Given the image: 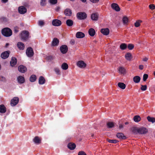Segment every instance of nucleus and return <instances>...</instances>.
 Here are the masks:
<instances>
[{
	"instance_id": "338daca9",
	"label": "nucleus",
	"mask_w": 155,
	"mask_h": 155,
	"mask_svg": "<svg viewBox=\"0 0 155 155\" xmlns=\"http://www.w3.org/2000/svg\"><path fill=\"white\" fill-rule=\"evenodd\" d=\"M18 30H16V29H15V32H18Z\"/></svg>"
},
{
	"instance_id": "aec40b11",
	"label": "nucleus",
	"mask_w": 155,
	"mask_h": 155,
	"mask_svg": "<svg viewBox=\"0 0 155 155\" xmlns=\"http://www.w3.org/2000/svg\"><path fill=\"white\" fill-rule=\"evenodd\" d=\"M17 46L20 50H23L25 48L24 44L21 42H18L17 45Z\"/></svg>"
},
{
	"instance_id": "6e6d98bb",
	"label": "nucleus",
	"mask_w": 155,
	"mask_h": 155,
	"mask_svg": "<svg viewBox=\"0 0 155 155\" xmlns=\"http://www.w3.org/2000/svg\"><path fill=\"white\" fill-rule=\"evenodd\" d=\"M70 43L71 45H73L75 43L74 40L73 39H71L70 41Z\"/></svg>"
},
{
	"instance_id": "4d7b16f0",
	"label": "nucleus",
	"mask_w": 155,
	"mask_h": 155,
	"mask_svg": "<svg viewBox=\"0 0 155 155\" xmlns=\"http://www.w3.org/2000/svg\"><path fill=\"white\" fill-rule=\"evenodd\" d=\"M90 1L93 3H95L97 2L99 0H90Z\"/></svg>"
},
{
	"instance_id": "20e7f679",
	"label": "nucleus",
	"mask_w": 155,
	"mask_h": 155,
	"mask_svg": "<svg viewBox=\"0 0 155 155\" xmlns=\"http://www.w3.org/2000/svg\"><path fill=\"white\" fill-rule=\"evenodd\" d=\"M77 16L78 18L80 19H84L87 17L86 14L84 12H78L77 14Z\"/></svg>"
},
{
	"instance_id": "f257e3e1",
	"label": "nucleus",
	"mask_w": 155,
	"mask_h": 155,
	"mask_svg": "<svg viewBox=\"0 0 155 155\" xmlns=\"http://www.w3.org/2000/svg\"><path fill=\"white\" fill-rule=\"evenodd\" d=\"M2 34L6 37L11 36L12 34V31L9 28H5L2 30Z\"/></svg>"
},
{
	"instance_id": "4c0bfd02",
	"label": "nucleus",
	"mask_w": 155,
	"mask_h": 155,
	"mask_svg": "<svg viewBox=\"0 0 155 155\" xmlns=\"http://www.w3.org/2000/svg\"><path fill=\"white\" fill-rule=\"evenodd\" d=\"M61 68L64 70H66L68 68V64L65 63H63L61 65Z\"/></svg>"
},
{
	"instance_id": "c756f323",
	"label": "nucleus",
	"mask_w": 155,
	"mask_h": 155,
	"mask_svg": "<svg viewBox=\"0 0 155 155\" xmlns=\"http://www.w3.org/2000/svg\"><path fill=\"white\" fill-rule=\"evenodd\" d=\"M91 18L93 20L97 21L98 19V15L96 13L92 14L91 15Z\"/></svg>"
},
{
	"instance_id": "7c9ffc66",
	"label": "nucleus",
	"mask_w": 155,
	"mask_h": 155,
	"mask_svg": "<svg viewBox=\"0 0 155 155\" xmlns=\"http://www.w3.org/2000/svg\"><path fill=\"white\" fill-rule=\"evenodd\" d=\"M107 127L109 128L114 127L115 126L114 123L111 122H108L107 124Z\"/></svg>"
},
{
	"instance_id": "de8ad7c7",
	"label": "nucleus",
	"mask_w": 155,
	"mask_h": 155,
	"mask_svg": "<svg viewBox=\"0 0 155 155\" xmlns=\"http://www.w3.org/2000/svg\"><path fill=\"white\" fill-rule=\"evenodd\" d=\"M54 71L57 75L60 74V70L58 68H55L54 69Z\"/></svg>"
},
{
	"instance_id": "052dcab7",
	"label": "nucleus",
	"mask_w": 155,
	"mask_h": 155,
	"mask_svg": "<svg viewBox=\"0 0 155 155\" xmlns=\"http://www.w3.org/2000/svg\"><path fill=\"white\" fill-rule=\"evenodd\" d=\"M148 60V59L147 58H145L143 59V60L144 61H147Z\"/></svg>"
},
{
	"instance_id": "5fc2aeb1",
	"label": "nucleus",
	"mask_w": 155,
	"mask_h": 155,
	"mask_svg": "<svg viewBox=\"0 0 155 155\" xmlns=\"http://www.w3.org/2000/svg\"><path fill=\"white\" fill-rule=\"evenodd\" d=\"M44 22L42 21H38V25L40 26H43L44 25Z\"/></svg>"
},
{
	"instance_id": "ddd939ff",
	"label": "nucleus",
	"mask_w": 155,
	"mask_h": 155,
	"mask_svg": "<svg viewBox=\"0 0 155 155\" xmlns=\"http://www.w3.org/2000/svg\"><path fill=\"white\" fill-rule=\"evenodd\" d=\"M59 41L57 38H54L51 43V46H57L58 45Z\"/></svg>"
},
{
	"instance_id": "e433bc0d",
	"label": "nucleus",
	"mask_w": 155,
	"mask_h": 155,
	"mask_svg": "<svg viewBox=\"0 0 155 155\" xmlns=\"http://www.w3.org/2000/svg\"><path fill=\"white\" fill-rule=\"evenodd\" d=\"M127 47V46L126 44L125 43L121 44L120 46V48L122 50H124Z\"/></svg>"
},
{
	"instance_id": "680f3d73",
	"label": "nucleus",
	"mask_w": 155,
	"mask_h": 155,
	"mask_svg": "<svg viewBox=\"0 0 155 155\" xmlns=\"http://www.w3.org/2000/svg\"><path fill=\"white\" fill-rule=\"evenodd\" d=\"M2 0V2L5 3L8 1V0Z\"/></svg>"
},
{
	"instance_id": "72a5a7b5",
	"label": "nucleus",
	"mask_w": 155,
	"mask_h": 155,
	"mask_svg": "<svg viewBox=\"0 0 155 155\" xmlns=\"http://www.w3.org/2000/svg\"><path fill=\"white\" fill-rule=\"evenodd\" d=\"M147 119L149 122H151L153 123L155 122V118L154 117L148 116L147 117Z\"/></svg>"
},
{
	"instance_id": "f3484780",
	"label": "nucleus",
	"mask_w": 155,
	"mask_h": 155,
	"mask_svg": "<svg viewBox=\"0 0 155 155\" xmlns=\"http://www.w3.org/2000/svg\"><path fill=\"white\" fill-rule=\"evenodd\" d=\"M76 37L77 38H82L85 37V34L81 32H78L76 34Z\"/></svg>"
},
{
	"instance_id": "bb28decb",
	"label": "nucleus",
	"mask_w": 155,
	"mask_h": 155,
	"mask_svg": "<svg viewBox=\"0 0 155 155\" xmlns=\"http://www.w3.org/2000/svg\"><path fill=\"white\" fill-rule=\"evenodd\" d=\"M45 80L43 76H40L38 82L40 84H43L45 83Z\"/></svg>"
},
{
	"instance_id": "4be33fe9",
	"label": "nucleus",
	"mask_w": 155,
	"mask_h": 155,
	"mask_svg": "<svg viewBox=\"0 0 155 155\" xmlns=\"http://www.w3.org/2000/svg\"><path fill=\"white\" fill-rule=\"evenodd\" d=\"M64 14L66 16H70L72 14L71 11L70 9L67 8L64 11Z\"/></svg>"
},
{
	"instance_id": "473e14b6",
	"label": "nucleus",
	"mask_w": 155,
	"mask_h": 155,
	"mask_svg": "<svg viewBox=\"0 0 155 155\" xmlns=\"http://www.w3.org/2000/svg\"><path fill=\"white\" fill-rule=\"evenodd\" d=\"M134 120L136 122H138L141 120V118L139 115H136L134 117Z\"/></svg>"
},
{
	"instance_id": "f704fd0d",
	"label": "nucleus",
	"mask_w": 155,
	"mask_h": 155,
	"mask_svg": "<svg viewBox=\"0 0 155 155\" xmlns=\"http://www.w3.org/2000/svg\"><path fill=\"white\" fill-rule=\"evenodd\" d=\"M131 54L130 53H127L125 55V57L126 59L129 61H130L131 58Z\"/></svg>"
},
{
	"instance_id": "e2e57ef3",
	"label": "nucleus",
	"mask_w": 155,
	"mask_h": 155,
	"mask_svg": "<svg viewBox=\"0 0 155 155\" xmlns=\"http://www.w3.org/2000/svg\"><path fill=\"white\" fill-rule=\"evenodd\" d=\"M60 9V7H57V8H56L55 10L56 11H58Z\"/></svg>"
},
{
	"instance_id": "a19ab883",
	"label": "nucleus",
	"mask_w": 155,
	"mask_h": 155,
	"mask_svg": "<svg viewBox=\"0 0 155 155\" xmlns=\"http://www.w3.org/2000/svg\"><path fill=\"white\" fill-rule=\"evenodd\" d=\"M142 22V21L140 20H138L134 23V25L135 27H138L140 25V23Z\"/></svg>"
},
{
	"instance_id": "412c9836",
	"label": "nucleus",
	"mask_w": 155,
	"mask_h": 155,
	"mask_svg": "<svg viewBox=\"0 0 155 155\" xmlns=\"http://www.w3.org/2000/svg\"><path fill=\"white\" fill-rule=\"evenodd\" d=\"M34 142L36 144H39L41 143V140L38 136L35 137L33 139Z\"/></svg>"
},
{
	"instance_id": "f8f14e48",
	"label": "nucleus",
	"mask_w": 155,
	"mask_h": 155,
	"mask_svg": "<svg viewBox=\"0 0 155 155\" xmlns=\"http://www.w3.org/2000/svg\"><path fill=\"white\" fill-rule=\"evenodd\" d=\"M18 71L22 73H24L27 70L26 68L23 65H20L18 67Z\"/></svg>"
},
{
	"instance_id": "423d86ee",
	"label": "nucleus",
	"mask_w": 155,
	"mask_h": 155,
	"mask_svg": "<svg viewBox=\"0 0 155 155\" xmlns=\"http://www.w3.org/2000/svg\"><path fill=\"white\" fill-rule=\"evenodd\" d=\"M148 132V130L144 127L138 128V134H145Z\"/></svg>"
},
{
	"instance_id": "8fccbe9b",
	"label": "nucleus",
	"mask_w": 155,
	"mask_h": 155,
	"mask_svg": "<svg viewBox=\"0 0 155 155\" xmlns=\"http://www.w3.org/2000/svg\"><path fill=\"white\" fill-rule=\"evenodd\" d=\"M0 81H2L5 82L6 79L5 77L1 76H0Z\"/></svg>"
},
{
	"instance_id": "c03bdc74",
	"label": "nucleus",
	"mask_w": 155,
	"mask_h": 155,
	"mask_svg": "<svg viewBox=\"0 0 155 155\" xmlns=\"http://www.w3.org/2000/svg\"><path fill=\"white\" fill-rule=\"evenodd\" d=\"M50 3L52 5H55L57 3V0H49Z\"/></svg>"
},
{
	"instance_id": "864d4df0",
	"label": "nucleus",
	"mask_w": 155,
	"mask_h": 155,
	"mask_svg": "<svg viewBox=\"0 0 155 155\" xmlns=\"http://www.w3.org/2000/svg\"><path fill=\"white\" fill-rule=\"evenodd\" d=\"M78 155H87L86 153L83 151H80L78 152Z\"/></svg>"
},
{
	"instance_id": "2eb2a0df",
	"label": "nucleus",
	"mask_w": 155,
	"mask_h": 155,
	"mask_svg": "<svg viewBox=\"0 0 155 155\" xmlns=\"http://www.w3.org/2000/svg\"><path fill=\"white\" fill-rule=\"evenodd\" d=\"M77 65L81 68H85L86 64L83 61H80L78 62Z\"/></svg>"
},
{
	"instance_id": "79ce46f5",
	"label": "nucleus",
	"mask_w": 155,
	"mask_h": 155,
	"mask_svg": "<svg viewBox=\"0 0 155 155\" xmlns=\"http://www.w3.org/2000/svg\"><path fill=\"white\" fill-rule=\"evenodd\" d=\"M122 21L124 24H126L128 22V18L126 16H124L123 17Z\"/></svg>"
},
{
	"instance_id": "4468645a",
	"label": "nucleus",
	"mask_w": 155,
	"mask_h": 155,
	"mask_svg": "<svg viewBox=\"0 0 155 155\" xmlns=\"http://www.w3.org/2000/svg\"><path fill=\"white\" fill-rule=\"evenodd\" d=\"M17 59L14 57L12 58L10 62V64L12 67L14 66L17 64Z\"/></svg>"
},
{
	"instance_id": "09e8293b",
	"label": "nucleus",
	"mask_w": 155,
	"mask_h": 155,
	"mask_svg": "<svg viewBox=\"0 0 155 155\" xmlns=\"http://www.w3.org/2000/svg\"><path fill=\"white\" fill-rule=\"evenodd\" d=\"M45 0H41L40 2V5L41 6H44L46 4Z\"/></svg>"
},
{
	"instance_id": "f03ea898",
	"label": "nucleus",
	"mask_w": 155,
	"mask_h": 155,
	"mask_svg": "<svg viewBox=\"0 0 155 155\" xmlns=\"http://www.w3.org/2000/svg\"><path fill=\"white\" fill-rule=\"evenodd\" d=\"M20 36L22 40L26 41L29 37V33L27 31H23L21 33Z\"/></svg>"
},
{
	"instance_id": "dca6fc26",
	"label": "nucleus",
	"mask_w": 155,
	"mask_h": 155,
	"mask_svg": "<svg viewBox=\"0 0 155 155\" xmlns=\"http://www.w3.org/2000/svg\"><path fill=\"white\" fill-rule=\"evenodd\" d=\"M101 32L103 35H107L109 34V30L108 28H103L101 29Z\"/></svg>"
},
{
	"instance_id": "6ab92c4d",
	"label": "nucleus",
	"mask_w": 155,
	"mask_h": 155,
	"mask_svg": "<svg viewBox=\"0 0 155 155\" xmlns=\"http://www.w3.org/2000/svg\"><path fill=\"white\" fill-rule=\"evenodd\" d=\"M117 137L120 139H125L126 137L124 136V134L122 133H118L117 134Z\"/></svg>"
},
{
	"instance_id": "9d476101",
	"label": "nucleus",
	"mask_w": 155,
	"mask_h": 155,
	"mask_svg": "<svg viewBox=\"0 0 155 155\" xmlns=\"http://www.w3.org/2000/svg\"><path fill=\"white\" fill-rule=\"evenodd\" d=\"M112 8L117 12L120 11V9L118 5L115 3H113L111 5Z\"/></svg>"
},
{
	"instance_id": "3c124183",
	"label": "nucleus",
	"mask_w": 155,
	"mask_h": 155,
	"mask_svg": "<svg viewBox=\"0 0 155 155\" xmlns=\"http://www.w3.org/2000/svg\"><path fill=\"white\" fill-rule=\"evenodd\" d=\"M149 8L151 10H154L155 9V5L154 4H150L149 5Z\"/></svg>"
},
{
	"instance_id": "c85d7f7f",
	"label": "nucleus",
	"mask_w": 155,
	"mask_h": 155,
	"mask_svg": "<svg viewBox=\"0 0 155 155\" xmlns=\"http://www.w3.org/2000/svg\"><path fill=\"white\" fill-rule=\"evenodd\" d=\"M66 24L68 26L71 27L73 25V21L71 19H68L66 21Z\"/></svg>"
},
{
	"instance_id": "603ef678",
	"label": "nucleus",
	"mask_w": 155,
	"mask_h": 155,
	"mask_svg": "<svg viewBox=\"0 0 155 155\" xmlns=\"http://www.w3.org/2000/svg\"><path fill=\"white\" fill-rule=\"evenodd\" d=\"M1 20L5 22H6L8 21V19L5 17H2L1 18Z\"/></svg>"
},
{
	"instance_id": "9b49d317",
	"label": "nucleus",
	"mask_w": 155,
	"mask_h": 155,
	"mask_svg": "<svg viewBox=\"0 0 155 155\" xmlns=\"http://www.w3.org/2000/svg\"><path fill=\"white\" fill-rule=\"evenodd\" d=\"M61 24V21L58 19H54L52 21V24L54 26H60Z\"/></svg>"
},
{
	"instance_id": "13d9d810",
	"label": "nucleus",
	"mask_w": 155,
	"mask_h": 155,
	"mask_svg": "<svg viewBox=\"0 0 155 155\" xmlns=\"http://www.w3.org/2000/svg\"><path fill=\"white\" fill-rule=\"evenodd\" d=\"M143 66L142 65H141L139 66V68L140 70L143 69Z\"/></svg>"
},
{
	"instance_id": "0eeeda50",
	"label": "nucleus",
	"mask_w": 155,
	"mask_h": 155,
	"mask_svg": "<svg viewBox=\"0 0 155 155\" xmlns=\"http://www.w3.org/2000/svg\"><path fill=\"white\" fill-rule=\"evenodd\" d=\"M60 50L62 54H65L68 51V47L66 45H62L60 47Z\"/></svg>"
},
{
	"instance_id": "58836bf2",
	"label": "nucleus",
	"mask_w": 155,
	"mask_h": 155,
	"mask_svg": "<svg viewBox=\"0 0 155 155\" xmlns=\"http://www.w3.org/2000/svg\"><path fill=\"white\" fill-rule=\"evenodd\" d=\"M107 141L110 143H116L119 142L117 140H110L108 139H107Z\"/></svg>"
},
{
	"instance_id": "0e129e2a",
	"label": "nucleus",
	"mask_w": 155,
	"mask_h": 155,
	"mask_svg": "<svg viewBox=\"0 0 155 155\" xmlns=\"http://www.w3.org/2000/svg\"><path fill=\"white\" fill-rule=\"evenodd\" d=\"M83 2H85L86 1V0H81Z\"/></svg>"
},
{
	"instance_id": "2f4dec72",
	"label": "nucleus",
	"mask_w": 155,
	"mask_h": 155,
	"mask_svg": "<svg viewBox=\"0 0 155 155\" xmlns=\"http://www.w3.org/2000/svg\"><path fill=\"white\" fill-rule=\"evenodd\" d=\"M118 86L122 89H124L126 87L125 84L122 82H119L118 83Z\"/></svg>"
},
{
	"instance_id": "5701e85b",
	"label": "nucleus",
	"mask_w": 155,
	"mask_h": 155,
	"mask_svg": "<svg viewBox=\"0 0 155 155\" xmlns=\"http://www.w3.org/2000/svg\"><path fill=\"white\" fill-rule=\"evenodd\" d=\"M118 71H119V72L121 74H124L125 73L126 70L124 67H119L118 68Z\"/></svg>"
},
{
	"instance_id": "49530a36",
	"label": "nucleus",
	"mask_w": 155,
	"mask_h": 155,
	"mask_svg": "<svg viewBox=\"0 0 155 155\" xmlns=\"http://www.w3.org/2000/svg\"><path fill=\"white\" fill-rule=\"evenodd\" d=\"M141 89L142 91H145L147 90V86L146 85H141Z\"/></svg>"
},
{
	"instance_id": "6e6552de",
	"label": "nucleus",
	"mask_w": 155,
	"mask_h": 155,
	"mask_svg": "<svg viewBox=\"0 0 155 155\" xmlns=\"http://www.w3.org/2000/svg\"><path fill=\"white\" fill-rule=\"evenodd\" d=\"M10 54L9 51L3 52L1 55V57L3 59H6L8 58Z\"/></svg>"
},
{
	"instance_id": "a878e982",
	"label": "nucleus",
	"mask_w": 155,
	"mask_h": 155,
	"mask_svg": "<svg viewBox=\"0 0 155 155\" xmlns=\"http://www.w3.org/2000/svg\"><path fill=\"white\" fill-rule=\"evenodd\" d=\"M17 80L19 83L22 84L25 82L24 78L21 76H19L17 78Z\"/></svg>"
},
{
	"instance_id": "cd10ccee",
	"label": "nucleus",
	"mask_w": 155,
	"mask_h": 155,
	"mask_svg": "<svg viewBox=\"0 0 155 155\" xmlns=\"http://www.w3.org/2000/svg\"><path fill=\"white\" fill-rule=\"evenodd\" d=\"M6 108L5 107V106L3 105L2 104L1 105H0V112L4 113L6 111Z\"/></svg>"
},
{
	"instance_id": "c9c22d12",
	"label": "nucleus",
	"mask_w": 155,
	"mask_h": 155,
	"mask_svg": "<svg viewBox=\"0 0 155 155\" xmlns=\"http://www.w3.org/2000/svg\"><path fill=\"white\" fill-rule=\"evenodd\" d=\"M131 130L134 134H137L138 133V128H137L136 127L132 128Z\"/></svg>"
},
{
	"instance_id": "a18cd8bd",
	"label": "nucleus",
	"mask_w": 155,
	"mask_h": 155,
	"mask_svg": "<svg viewBox=\"0 0 155 155\" xmlns=\"http://www.w3.org/2000/svg\"><path fill=\"white\" fill-rule=\"evenodd\" d=\"M148 77V75L147 74H144L143 75V81H146Z\"/></svg>"
},
{
	"instance_id": "69168bd1",
	"label": "nucleus",
	"mask_w": 155,
	"mask_h": 155,
	"mask_svg": "<svg viewBox=\"0 0 155 155\" xmlns=\"http://www.w3.org/2000/svg\"><path fill=\"white\" fill-rule=\"evenodd\" d=\"M129 124L128 122H125V125H127L128 124Z\"/></svg>"
},
{
	"instance_id": "b1692460",
	"label": "nucleus",
	"mask_w": 155,
	"mask_h": 155,
	"mask_svg": "<svg viewBox=\"0 0 155 155\" xmlns=\"http://www.w3.org/2000/svg\"><path fill=\"white\" fill-rule=\"evenodd\" d=\"M140 78L139 76H136L133 78V80L135 83H137L140 82Z\"/></svg>"
},
{
	"instance_id": "1a4fd4ad",
	"label": "nucleus",
	"mask_w": 155,
	"mask_h": 155,
	"mask_svg": "<svg viewBox=\"0 0 155 155\" xmlns=\"http://www.w3.org/2000/svg\"><path fill=\"white\" fill-rule=\"evenodd\" d=\"M18 10L19 13L21 14H23L27 12L26 8L24 6H21L18 7Z\"/></svg>"
},
{
	"instance_id": "ea45409f",
	"label": "nucleus",
	"mask_w": 155,
	"mask_h": 155,
	"mask_svg": "<svg viewBox=\"0 0 155 155\" xmlns=\"http://www.w3.org/2000/svg\"><path fill=\"white\" fill-rule=\"evenodd\" d=\"M36 79V76L35 75H32L30 78V81L31 82H33L35 81Z\"/></svg>"
},
{
	"instance_id": "a211bd4d",
	"label": "nucleus",
	"mask_w": 155,
	"mask_h": 155,
	"mask_svg": "<svg viewBox=\"0 0 155 155\" xmlns=\"http://www.w3.org/2000/svg\"><path fill=\"white\" fill-rule=\"evenodd\" d=\"M68 147L71 150H73L76 147V146L74 143H70L68 144Z\"/></svg>"
},
{
	"instance_id": "7ed1b4c3",
	"label": "nucleus",
	"mask_w": 155,
	"mask_h": 155,
	"mask_svg": "<svg viewBox=\"0 0 155 155\" xmlns=\"http://www.w3.org/2000/svg\"><path fill=\"white\" fill-rule=\"evenodd\" d=\"M26 53L28 57L31 58L32 57L34 54V52L32 48L31 47H28L26 49Z\"/></svg>"
},
{
	"instance_id": "774afa93",
	"label": "nucleus",
	"mask_w": 155,
	"mask_h": 155,
	"mask_svg": "<svg viewBox=\"0 0 155 155\" xmlns=\"http://www.w3.org/2000/svg\"><path fill=\"white\" fill-rule=\"evenodd\" d=\"M48 58H52V56H50V57H48Z\"/></svg>"
},
{
	"instance_id": "393cba45",
	"label": "nucleus",
	"mask_w": 155,
	"mask_h": 155,
	"mask_svg": "<svg viewBox=\"0 0 155 155\" xmlns=\"http://www.w3.org/2000/svg\"><path fill=\"white\" fill-rule=\"evenodd\" d=\"M89 35L91 36H94L95 34V31L94 29L93 28H90L88 31Z\"/></svg>"
},
{
	"instance_id": "37998d69",
	"label": "nucleus",
	"mask_w": 155,
	"mask_h": 155,
	"mask_svg": "<svg viewBox=\"0 0 155 155\" xmlns=\"http://www.w3.org/2000/svg\"><path fill=\"white\" fill-rule=\"evenodd\" d=\"M134 47V45L133 44H129L127 45V48L130 50L133 49Z\"/></svg>"
},
{
	"instance_id": "bf43d9fd",
	"label": "nucleus",
	"mask_w": 155,
	"mask_h": 155,
	"mask_svg": "<svg viewBox=\"0 0 155 155\" xmlns=\"http://www.w3.org/2000/svg\"><path fill=\"white\" fill-rule=\"evenodd\" d=\"M123 125L122 124H120L119 125V128L120 129L122 128H123Z\"/></svg>"
},
{
	"instance_id": "39448f33",
	"label": "nucleus",
	"mask_w": 155,
	"mask_h": 155,
	"mask_svg": "<svg viewBox=\"0 0 155 155\" xmlns=\"http://www.w3.org/2000/svg\"><path fill=\"white\" fill-rule=\"evenodd\" d=\"M19 98L17 97H14L11 101V105L12 106L16 105L18 102Z\"/></svg>"
}]
</instances>
